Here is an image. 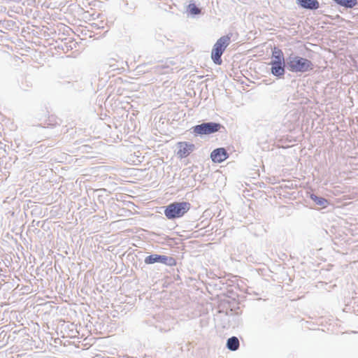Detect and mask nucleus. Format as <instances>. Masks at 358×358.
I'll use <instances>...</instances> for the list:
<instances>
[{"instance_id":"f257e3e1","label":"nucleus","mask_w":358,"mask_h":358,"mask_svg":"<svg viewBox=\"0 0 358 358\" xmlns=\"http://www.w3.org/2000/svg\"><path fill=\"white\" fill-rule=\"evenodd\" d=\"M287 66L293 73H305L314 69V64L310 60L298 55H290L287 58Z\"/></svg>"},{"instance_id":"f03ea898","label":"nucleus","mask_w":358,"mask_h":358,"mask_svg":"<svg viewBox=\"0 0 358 358\" xmlns=\"http://www.w3.org/2000/svg\"><path fill=\"white\" fill-rule=\"evenodd\" d=\"M191 208V203L187 201H175L165 207L164 215L169 220L183 217Z\"/></svg>"},{"instance_id":"7ed1b4c3","label":"nucleus","mask_w":358,"mask_h":358,"mask_svg":"<svg viewBox=\"0 0 358 358\" xmlns=\"http://www.w3.org/2000/svg\"><path fill=\"white\" fill-rule=\"evenodd\" d=\"M230 43L231 36L229 35L221 36L217 40L211 51V59L215 64H222L221 57Z\"/></svg>"},{"instance_id":"20e7f679","label":"nucleus","mask_w":358,"mask_h":358,"mask_svg":"<svg viewBox=\"0 0 358 358\" xmlns=\"http://www.w3.org/2000/svg\"><path fill=\"white\" fill-rule=\"evenodd\" d=\"M221 125L215 122L203 123L193 127V131L196 135H208L218 131Z\"/></svg>"},{"instance_id":"39448f33","label":"nucleus","mask_w":358,"mask_h":358,"mask_svg":"<svg viewBox=\"0 0 358 358\" xmlns=\"http://www.w3.org/2000/svg\"><path fill=\"white\" fill-rule=\"evenodd\" d=\"M156 262H161L169 266H175L176 261L173 257H167L165 255H151L145 257V263L147 264H151Z\"/></svg>"},{"instance_id":"423d86ee","label":"nucleus","mask_w":358,"mask_h":358,"mask_svg":"<svg viewBox=\"0 0 358 358\" xmlns=\"http://www.w3.org/2000/svg\"><path fill=\"white\" fill-rule=\"evenodd\" d=\"M177 155L180 158L188 157L194 150L195 146L193 143L186 141L178 142L177 144Z\"/></svg>"},{"instance_id":"0eeeda50","label":"nucleus","mask_w":358,"mask_h":358,"mask_svg":"<svg viewBox=\"0 0 358 358\" xmlns=\"http://www.w3.org/2000/svg\"><path fill=\"white\" fill-rule=\"evenodd\" d=\"M228 157L229 155L223 148L215 149L210 154V158L215 163H221Z\"/></svg>"},{"instance_id":"6e6552de","label":"nucleus","mask_w":358,"mask_h":358,"mask_svg":"<svg viewBox=\"0 0 358 358\" xmlns=\"http://www.w3.org/2000/svg\"><path fill=\"white\" fill-rule=\"evenodd\" d=\"M271 63L285 64L284 54L282 51L277 47H274L272 49Z\"/></svg>"},{"instance_id":"1a4fd4ad","label":"nucleus","mask_w":358,"mask_h":358,"mask_svg":"<svg viewBox=\"0 0 358 358\" xmlns=\"http://www.w3.org/2000/svg\"><path fill=\"white\" fill-rule=\"evenodd\" d=\"M296 1L301 7L306 9L314 10L320 7L317 0H296Z\"/></svg>"},{"instance_id":"9d476101","label":"nucleus","mask_w":358,"mask_h":358,"mask_svg":"<svg viewBox=\"0 0 358 358\" xmlns=\"http://www.w3.org/2000/svg\"><path fill=\"white\" fill-rule=\"evenodd\" d=\"M285 64L271 63V73L275 76H282L285 73Z\"/></svg>"},{"instance_id":"9b49d317","label":"nucleus","mask_w":358,"mask_h":358,"mask_svg":"<svg viewBox=\"0 0 358 358\" xmlns=\"http://www.w3.org/2000/svg\"><path fill=\"white\" fill-rule=\"evenodd\" d=\"M227 345L229 350H236L239 348V341L236 337L233 336L228 339Z\"/></svg>"},{"instance_id":"f8f14e48","label":"nucleus","mask_w":358,"mask_h":358,"mask_svg":"<svg viewBox=\"0 0 358 358\" xmlns=\"http://www.w3.org/2000/svg\"><path fill=\"white\" fill-rule=\"evenodd\" d=\"M336 3L346 8H353L357 4V0H334Z\"/></svg>"},{"instance_id":"ddd939ff","label":"nucleus","mask_w":358,"mask_h":358,"mask_svg":"<svg viewBox=\"0 0 358 358\" xmlns=\"http://www.w3.org/2000/svg\"><path fill=\"white\" fill-rule=\"evenodd\" d=\"M310 198L315 202L316 204L322 206V208H326L329 204V201L326 199L318 197L315 194H312Z\"/></svg>"},{"instance_id":"4468645a","label":"nucleus","mask_w":358,"mask_h":358,"mask_svg":"<svg viewBox=\"0 0 358 358\" xmlns=\"http://www.w3.org/2000/svg\"><path fill=\"white\" fill-rule=\"evenodd\" d=\"M188 10L192 15H198L201 13V10L194 3H190L188 6Z\"/></svg>"}]
</instances>
